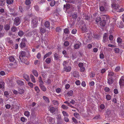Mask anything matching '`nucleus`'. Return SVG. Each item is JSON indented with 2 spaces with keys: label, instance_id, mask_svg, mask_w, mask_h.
Returning a JSON list of instances; mask_svg holds the SVG:
<instances>
[{
  "label": "nucleus",
  "instance_id": "1",
  "mask_svg": "<svg viewBox=\"0 0 124 124\" xmlns=\"http://www.w3.org/2000/svg\"><path fill=\"white\" fill-rule=\"evenodd\" d=\"M38 21L36 17H35L31 21V27L33 28L37 27L38 24Z\"/></svg>",
  "mask_w": 124,
  "mask_h": 124
},
{
  "label": "nucleus",
  "instance_id": "2",
  "mask_svg": "<svg viewBox=\"0 0 124 124\" xmlns=\"http://www.w3.org/2000/svg\"><path fill=\"white\" fill-rule=\"evenodd\" d=\"M116 1L115 0H112V4H111V6L112 8L116 9V11H117V10L119 8V5L117 4H116L115 2Z\"/></svg>",
  "mask_w": 124,
  "mask_h": 124
},
{
  "label": "nucleus",
  "instance_id": "3",
  "mask_svg": "<svg viewBox=\"0 0 124 124\" xmlns=\"http://www.w3.org/2000/svg\"><path fill=\"white\" fill-rule=\"evenodd\" d=\"M67 62H63V64L64 66V70L66 71L67 72H69L71 70L70 67L68 66Z\"/></svg>",
  "mask_w": 124,
  "mask_h": 124
},
{
  "label": "nucleus",
  "instance_id": "4",
  "mask_svg": "<svg viewBox=\"0 0 124 124\" xmlns=\"http://www.w3.org/2000/svg\"><path fill=\"white\" fill-rule=\"evenodd\" d=\"M21 23V21L19 17H16L15 19L14 24L15 25L17 26L19 25Z\"/></svg>",
  "mask_w": 124,
  "mask_h": 124
},
{
  "label": "nucleus",
  "instance_id": "5",
  "mask_svg": "<svg viewBox=\"0 0 124 124\" xmlns=\"http://www.w3.org/2000/svg\"><path fill=\"white\" fill-rule=\"evenodd\" d=\"M92 39V37L91 35L89 34L87 35L84 38V40L87 42H89Z\"/></svg>",
  "mask_w": 124,
  "mask_h": 124
},
{
  "label": "nucleus",
  "instance_id": "6",
  "mask_svg": "<svg viewBox=\"0 0 124 124\" xmlns=\"http://www.w3.org/2000/svg\"><path fill=\"white\" fill-rule=\"evenodd\" d=\"M102 41L105 43L109 42V41L108 40V34L107 33H105L104 34Z\"/></svg>",
  "mask_w": 124,
  "mask_h": 124
},
{
  "label": "nucleus",
  "instance_id": "7",
  "mask_svg": "<svg viewBox=\"0 0 124 124\" xmlns=\"http://www.w3.org/2000/svg\"><path fill=\"white\" fill-rule=\"evenodd\" d=\"M25 52L24 51H22L21 53V54L20 55L19 58L21 62H23V57L25 56Z\"/></svg>",
  "mask_w": 124,
  "mask_h": 124
},
{
  "label": "nucleus",
  "instance_id": "8",
  "mask_svg": "<svg viewBox=\"0 0 124 124\" xmlns=\"http://www.w3.org/2000/svg\"><path fill=\"white\" fill-rule=\"evenodd\" d=\"M81 30L83 33L86 32L87 31V28L86 27V25L84 24L83 26L81 28Z\"/></svg>",
  "mask_w": 124,
  "mask_h": 124
},
{
  "label": "nucleus",
  "instance_id": "9",
  "mask_svg": "<svg viewBox=\"0 0 124 124\" xmlns=\"http://www.w3.org/2000/svg\"><path fill=\"white\" fill-rule=\"evenodd\" d=\"M106 22L105 20L103 19L102 21L101 20L100 22V26L102 27H104L106 24Z\"/></svg>",
  "mask_w": 124,
  "mask_h": 124
},
{
  "label": "nucleus",
  "instance_id": "10",
  "mask_svg": "<svg viewBox=\"0 0 124 124\" xmlns=\"http://www.w3.org/2000/svg\"><path fill=\"white\" fill-rule=\"evenodd\" d=\"M113 113L112 111L108 109L107 110L106 112V115H108V116H110L112 115Z\"/></svg>",
  "mask_w": 124,
  "mask_h": 124
},
{
  "label": "nucleus",
  "instance_id": "11",
  "mask_svg": "<svg viewBox=\"0 0 124 124\" xmlns=\"http://www.w3.org/2000/svg\"><path fill=\"white\" fill-rule=\"evenodd\" d=\"M16 57L14 56H11L9 57V60L11 62H14V61L16 62Z\"/></svg>",
  "mask_w": 124,
  "mask_h": 124
},
{
  "label": "nucleus",
  "instance_id": "12",
  "mask_svg": "<svg viewBox=\"0 0 124 124\" xmlns=\"http://www.w3.org/2000/svg\"><path fill=\"white\" fill-rule=\"evenodd\" d=\"M17 66L16 62H11L9 64V67L15 68Z\"/></svg>",
  "mask_w": 124,
  "mask_h": 124
},
{
  "label": "nucleus",
  "instance_id": "13",
  "mask_svg": "<svg viewBox=\"0 0 124 124\" xmlns=\"http://www.w3.org/2000/svg\"><path fill=\"white\" fill-rule=\"evenodd\" d=\"M113 78H108V83L109 84H112L113 82Z\"/></svg>",
  "mask_w": 124,
  "mask_h": 124
},
{
  "label": "nucleus",
  "instance_id": "14",
  "mask_svg": "<svg viewBox=\"0 0 124 124\" xmlns=\"http://www.w3.org/2000/svg\"><path fill=\"white\" fill-rule=\"evenodd\" d=\"M25 39H23L21 42L19 46L21 48H23L25 47V44L24 42V40L25 41Z\"/></svg>",
  "mask_w": 124,
  "mask_h": 124
},
{
  "label": "nucleus",
  "instance_id": "15",
  "mask_svg": "<svg viewBox=\"0 0 124 124\" xmlns=\"http://www.w3.org/2000/svg\"><path fill=\"white\" fill-rule=\"evenodd\" d=\"M24 78L26 80L29 81L30 80V79L29 76L27 74H25L23 75Z\"/></svg>",
  "mask_w": 124,
  "mask_h": 124
},
{
  "label": "nucleus",
  "instance_id": "16",
  "mask_svg": "<svg viewBox=\"0 0 124 124\" xmlns=\"http://www.w3.org/2000/svg\"><path fill=\"white\" fill-rule=\"evenodd\" d=\"M16 82L19 85L21 86L24 85V82L21 80H17Z\"/></svg>",
  "mask_w": 124,
  "mask_h": 124
},
{
  "label": "nucleus",
  "instance_id": "17",
  "mask_svg": "<svg viewBox=\"0 0 124 124\" xmlns=\"http://www.w3.org/2000/svg\"><path fill=\"white\" fill-rule=\"evenodd\" d=\"M52 53L51 52H50L46 53L44 56L43 57V60H45L46 58L48 57L52 54Z\"/></svg>",
  "mask_w": 124,
  "mask_h": 124
},
{
  "label": "nucleus",
  "instance_id": "18",
  "mask_svg": "<svg viewBox=\"0 0 124 124\" xmlns=\"http://www.w3.org/2000/svg\"><path fill=\"white\" fill-rule=\"evenodd\" d=\"M39 86L41 89L44 92H45L46 91V88L45 86L43 85V84H39Z\"/></svg>",
  "mask_w": 124,
  "mask_h": 124
},
{
  "label": "nucleus",
  "instance_id": "19",
  "mask_svg": "<svg viewBox=\"0 0 124 124\" xmlns=\"http://www.w3.org/2000/svg\"><path fill=\"white\" fill-rule=\"evenodd\" d=\"M81 44V43L79 42L78 44H76L74 46V48L76 49H77L79 48L80 47V45Z\"/></svg>",
  "mask_w": 124,
  "mask_h": 124
},
{
  "label": "nucleus",
  "instance_id": "20",
  "mask_svg": "<svg viewBox=\"0 0 124 124\" xmlns=\"http://www.w3.org/2000/svg\"><path fill=\"white\" fill-rule=\"evenodd\" d=\"M119 83L120 86L124 85V79L121 78L119 81Z\"/></svg>",
  "mask_w": 124,
  "mask_h": 124
},
{
  "label": "nucleus",
  "instance_id": "21",
  "mask_svg": "<svg viewBox=\"0 0 124 124\" xmlns=\"http://www.w3.org/2000/svg\"><path fill=\"white\" fill-rule=\"evenodd\" d=\"M43 98L44 100L46 102L48 103L49 102V100L48 97L46 96H43Z\"/></svg>",
  "mask_w": 124,
  "mask_h": 124
},
{
  "label": "nucleus",
  "instance_id": "22",
  "mask_svg": "<svg viewBox=\"0 0 124 124\" xmlns=\"http://www.w3.org/2000/svg\"><path fill=\"white\" fill-rule=\"evenodd\" d=\"M40 28V31L41 33L44 34L45 32L46 31L45 28L41 27Z\"/></svg>",
  "mask_w": 124,
  "mask_h": 124
},
{
  "label": "nucleus",
  "instance_id": "23",
  "mask_svg": "<svg viewBox=\"0 0 124 124\" xmlns=\"http://www.w3.org/2000/svg\"><path fill=\"white\" fill-rule=\"evenodd\" d=\"M44 25L46 27L48 28L49 27L50 23L48 21H46L45 22Z\"/></svg>",
  "mask_w": 124,
  "mask_h": 124
},
{
  "label": "nucleus",
  "instance_id": "24",
  "mask_svg": "<svg viewBox=\"0 0 124 124\" xmlns=\"http://www.w3.org/2000/svg\"><path fill=\"white\" fill-rule=\"evenodd\" d=\"M49 110L51 112L53 113L55 111L56 109L55 108L51 107H50Z\"/></svg>",
  "mask_w": 124,
  "mask_h": 124
},
{
  "label": "nucleus",
  "instance_id": "25",
  "mask_svg": "<svg viewBox=\"0 0 124 124\" xmlns=\"http://www.w3.org/2000/svg\"><path fill=\"white\" fill-rule=\"evenodd\" d=\"M101 18L99 17H97L95 19V22L97 24H98L101 21Z\"/></svg>",
  "mask_w": 124,
  "mask_h": 124
},
{
  "label": "nucleus",
  "instance_id": "26",
  "mask_svg": "<svg viewBox=\"0 0 124 124\" xmlns=\"http://www.w3.org/2000/svg\"><path fill=\"white\" fill-rule=\"evenodd\" d=\"M14 0H6V2L8 5L12 4L14 2Z\"/></svg>",
  "mask_w": 124,
  "mask_h": 124
},
{
  "label": "nucleus",
  "instance_id": "27",
  "mask_svg": "<svg viewBox=\"0 0 124 124\" xmlns=\"http://www.w3.org/2000/svg\"><path fill=\"white\" fill-rule=\"evenodd\" d=\"M11 31L13 32H16L17 30V28L15 26H13L11 29Z\"/></svg>",
  "mask_w": 124,
  "mask_h": 124
},
{
  "label": "nucleus",
  "instance_id": "28",
  "mask_svg": "<svg viewBox=\"0 0 124 124\" xmlns=\"http://www.w3.org/2000/svg\"><path fill=\"white\" fill-rule=\"evenodd\" d=\"M33 73L36 77H37L38 76V73L37 71L35 70H33L32 71Z\"/></svg>",
  "mask_w": 124,
  "mask_h": 124
},
{
  "label": "nucleus",
  "instance_id": "29",
  "mask_svg": "<svg viewBox=\"0 0 124 124\" xmlns=\"http://www.w3.org/2000/svg\"><path fill=\"white\" fill-rule=\"evenodd\" d=\"M59 55L57 53H55L54 55V59L55 60H57L59 59Z\"/></svg>",
  "mask_w": 124,
  "mask_h": 124
},
{
  "label": "nucleus",
  "instance_id": "30",
  "mask_svg": "<svg viewBox=\"0 0 124 124\" xmlns=\"http://www.w3.org/2000/svg\"><path fill=\"white\" fill-rule=\"evenodd\" d=\"M78 72L77 71H75L73 72V76L75 77H78Z\"/></svg>",
  "mask_w": 124,
  "mask_h": 124
},
{
  "label": "nucleus",
  "instance_id": "31",
  "mask_svg": "<svg viewBox=\"0 0 124 124\" xmlns=\"http://www.w3.org/2000/svg\"><path fill=\"white\" fill-rule=\"evenodd\" d=\"M24 32L22 31H20L18 33V35L20 37H22L24 34Z\"/></svg>",
  "mask_w": 124,
  "mask_h": 124
},
{
  "label": "nucleus",
  "instance_id": "32",
  "mask_svg": "<svg viewBox=\"0 0 124 124\" xmlns=\"http://www.w3.org/2000/svg\"><path fill=\"white\" fill-rule=\"evenodd\" d=\"M55 0H53L51 1L50 3V6L52 7H53L55 5Z\"/></svg>",
  "mask_w": 124,
  "mask_h": 124
},
{
  "label": "nucleus",
  "instance_id": "33",
  "mask_svg": "<svg viewBox=\"0 0 124 124\" xmlns=\"http://www.w3.org/2000/svg\"><path fill=\"white\" fill-rule=\"evenodd\" d=\"M0 82H1V83H0V89L2 87L4 88V85H5L4 82L2 81L1 82L0 80Z\"/></svg>",
  "mask_w": 124,
  "mask_h": 124
},
{
  "label": "nucleus",
  "instance_id": "34",
  "mask_svg": "<svg viewBox=\"0 0 124 124\" xmlns=\"http://www.w3.org/2000/svg\"><path fill=\"white\" fill-rule=\"evenodd\" d=\"M24 91V90L22 88H19L18 90V92L20 94H23Z\"/></svg>",
  "mask_w": 124,
  "mask_h": 124
},
{
  "label": "nucleus",
  "instance_id": "35",
  "mask_svg": "<svg viewBox=\"0 0 124 124\" xmlns=\"http://www.w3.org/2000/svg\"><path fill=\"white\" fill-rule=\"evenodd\" d=\"M20 120L23 122H25L27 121V119L24 117H22L21 118Z\"/></svg>",
  "mask_w": 124,
  "mask_h": 124
},
{
  "label": "nucleus",
  "instance_id": "36",
  "mask_svg": "<svg viewBox=\"0 0 124 124\" xmlns=\"http://www.w3.org/2000/svg\"><path fill=\"white\" fill-rule=\"evenodd\" d=\"M10 26L8 24H6L4 27V29L6 30H8L10 29Z\"/></svg>",
  "mask_w": 124,
  "mask_h": 124
},
{
  "label": "nucleus",
  "instance_id": "37",
  "mask_svg": "<svg viewBox=\"0 0 124 124\" xmlns=\"http://www.w3.org/2000/svg\"><path fill=\"white\" fill-rule=\"evenodd\" d=\"M73 91L72 90H70L68 92L67 94L68 96H72L73 94Z\"/></svg>",
  "mask_w": 124,
  "mask_h": 124
},
{
  "label": "nucleus",
  "instance_id": "38",
  "mask_svg": "<svg viewBox=\"0 0 124 124\" xmlns=\"http://www.w3.org/2000/svg\"><path fill=\"white\" fill-rule=\"evenodd\" d=\"M38 79L39 82L40 83L39 84H44V82H43L42 78L41 77H39Z\"/></svg>",
  "mask_w": 124,
  "mask_h": 124
},
{
  "label": "nucleus",
  "instance_id": "39",
  "mask_svg": "<svg viewBox=\"0 0 124 124\" xmlns=\"http://www.w3.org/2000/svg\"><path fill=\"white\" fill-rule=\"evenodd\" d=\"M101 18L102 19L104 20L105 19H108L109 18L108 16L107 15H104L101 16Z\"/></svg>",
  "mask_w": 124,
  "mask_h": 124
},
{
  "label": "nucleus",
  "instance_id": "40",
  "mask_svg": "<svg viewBox=\"0 0 124 124\" xmlns=\"http://www.w3.org/2000/svg\"><path fill=\"white\" fill-rule=\"evenodd\" d=\"M106 98L108 100H109L111 99V96L109 94H107L106 96Z\"/></svg>",
  "mask_w": 124,
  "mask_h": 124
},
{
  "label": "nucleus",
  "instance_id": "41",
  "mask_svg": "<svg viewBox=\"0 0 124 124\" xmlns=\"http://www.w3.org/2000/svg\"><path fill=\"white\" fill-rule=\"evenodd\" d=\"M117 41L118 44H120L122 42V40L120 38L118 37L117 39Z\"/></svg>",
  "mask_w": 124,
  "mask_h": 124
},
{
  "label": "nucleus",
  "instance_id": "42",
  "mask_svg": "<svg viewBox=\"0 0 124 124\" xmlns=\"http://www.w3.org/2000/svg\"><path fill=\"white\" fill-rule=\"evenodd\" d=\"M62 113L64 116L67 117L69 116L67 112L64 111H62Z\"/></svg>",
  "mask_w": 124,
  "mask_h": 124
},
{
  "label": "nucleus",
  "instance_id": "43",
  "mask_svg": "<svg viewBox=\"0 0 124 124\" xmlns=\"http://www.w3.org/2000/svg\"><path fill=\"white\" fill-rule=\"evenodd\" d=\"M64 32L65 34H68L69 33L68 29L67 28H65L64 30Z\"/></svg>",
  "mask_w": 124,
  "mask_h": 124
},
{
  "label": "nucleus",
  "instance_id": "44",
  "mask_svg": "<svg viewBox=\"0 0 124 124\" xmlns=\"http://www.w3.org/2000/svg\"><path fill=\"white\" fill-rule=\"evenodd\" d=\"M24 115L27 116H29L30 115V112L28 111H25L24 113Z\"/></svg>",
  "mask_w": 124,
  "mask_h": 124
},
{
  "label": "nucleus",
  "instance_id": "45",
  "mask_svg": "<svg viewBox=\"0 0 124 124\" xmlns=\"http://www.w3.org/2000/svg\"><path fill=\"white\" fill-rule=\"evenodd\" d=\"M114 50L115 51V53H119L120 51V49L118 48H115Z\"/></svg>",
  "mask_w": 124,
  "mask_h": 124
},
{
  "label": "nucleus",
  "instance_id": "46",
  "mask_svg": "<svg viewBox=\"0 0 124 124\" xmlns=\"http://www.w3.org/2000/svg\"><path fill=\"white\" fill-rule=\"evenodd\" d=\"M75 116L77 118H79V115L78 113H75L74 114Z\"/></svg>",
  "mask_w": 124,
  "mask_h": 124
},
{
  "label": "nucleus",
  "instance_id": "47",
  "mask_svg": "<svg viewBox=\"0 0 124 124\" xmlns=\"http://www.w3.org/2000/svg\"><path fill=\"white\" fill-rule=\"evenodd\" d=\"M100 107L101 109H103L105 108V105L104 104H101L100 106Z\"/></svg>",
  "mask_w": 124,
  "mask_h": 124
},
{
  "label": "nucleus",
  "instance_id": "48",
  "mask_svg": "<svg viewBox=\"0 0 124 124\" xmlns=\"http://www.w3.org/2000/svg\"><path fill=\"white\" fill-rule=\"evenodd\" d=\"M62 107L63 109H67L68 108V107L64 105H62Z\"/></svg>",
  "mask_w": 124,
  "mask_h": 124
},
{
  "label": "nucleus",
  "instance_id": "49",
  "mask_svg": "<svg viewBox=\"0 0 124 124\" xmlns=\"http://www.w3.org/2000/svg\"><path fill=\"white\" fill-rule=\"evenodd\" d=\"M53 104L54 105H58V102L56 100H54L52 101Z\"/></svg>",
  "mask_w": 124,
  "mask_h": 124
},
{
  "label": "nucleus",
  "instance_id": "50",
  "mask_svg": "<svg viewBox=\"0 0 124 124\" xmlns=\"http://www.w3.org/2000/svg\"><path fill=\"white\" fill-rule=\"evenodd\" d=\"M69 44V43L68 41H66L64 43V45L65 46H68Z\"/></svg>",
  "mask_w": 124,
  "mask_h": 124
},
{
  "label": "nucleus",
  "instance_id": "51",
  "mask_svg": "<svg viewBox=\"0 0 124 124\" xmlns=\"http://www.w3.org/2000/svg\"><path fill=\"white\" fill-rule=\"evenodd\" d=\"M34 89L37 93H38L39 92V89L38 86H35L34 88Z\"/></svg>",
  "mask_w": 124,
  "mask_h": 124
},
{
  "label": "nucleus",
  "instance_id": "52",
  "mask_svg": "<svg viewBox=\"0 0 124 124\" xmlns=\"http://www.w3.org/2000/svg\"><path fill=\"white\" fill-rule=\"evenodd\" d=\"M72 17L74 19H76L77 17V14L74 13L72 15Z\"/></svg>",
  "mask_w": 124,
  "mask_h": 124
},
{
  "label": "nucleus",
  "instance_id": "53",
  "mask_svg": "<svg viewBox=\"0 0 124 124\" xmlns=\"http://www.w3.org/2000/svg\"><path fill=\"white\" fill-rule=\"evenodd\" d=\"M31 81L33 83L36 82V80L33 76L31 75Z\"/></svg>",
  "mask_w": 124,
  "mask_h": 124
},
{
  "label": "nucleus",
  "instance_id": "54",
  "mask_svg": "<svg viewBox=\"0 0 124 124\" xmlns=\"http://www.w3.org/2000/svg\"><path fill=\"white\" fill-rule=\"evenodd\" d=\"M100 9L101 11H103L105 10V8L103 6H101L100 7Z\"/></svg>",
  "mask_w": 124,
  "mask_h": 124
},
{
  "label": "nucleus",
  "instance_id": "55",
  "mask_svg": "<svg viewBox=\"0 0 124 124\" xmlns=\"http://www.w3.org/2000/svg\"><path fill=\"white\" fill-rule=\"evenodd\" d=\"M77 30L75 29H73L71 31V33L72 34H75L77 32Z\"/></svg>",
  "mask_w": 124,
  "mask_h": 124
},
{
  "label": "nucleus",
  "instance_id": "56",
  "mask_svg": "<svg viewBox=\"0 0 124 124\" xmlns=\"http://www.w3.org/2000/svg\"><path fill=\"white\" fill-rule=\"evenodd\" d=\"M43 78H45L46 76V74L44 72H41Z\"/></svg>",
  "mask_w": 124,
  "mask_h": 124
},
{
  "label": "nucleus",
  "instance_id": "57",
  "mask_svg": "<svg viewBox=\"0 0 124 124\" xmlns=\"http://www.w3.org/2000/svg\"><path fill=\"white\" fill-rule=\"evenodd\" d=\"M31 1L30 0H26L25 1V4L26 5H29L31 3Z\"/></svg>",
  "mask_w": 124,
  "mask_h": 124
},
{
  "label": "nucleus",
  "instance_id": "58",
  "mask_svg": "<svg viewBox=\"0 0 124 124\" xmlns=\"http://www.w3.org/2000/svg\"><path fill=\"white\" fill-rule=\"evenodd\" d=\"M114 73L113 72H110L108 74V76H113L114 75Z\"/></svg>",
  "mask_w": 124,
  "mask_h": 124
},
{
  "label": "nucleus",
  "instance_id": "59",
  "mask_svg": "<svg viewBox=\"0 0 124 124\" xmlns=\"http://www.w3.org/2000/svg\"><path fill=\"white\" fill-rule=\"evenodd\" d=\"M55 30L57 32H59L61 31V29L60 27H58Z\"/></svg>",
  "mask_w": 124,
  "mask_h": 124
},
{
  "label": "nucleus",
  "instance_id": "60",
  "mask_svg": "<svg viewBox=\"0 0 124 124\" xmlns=\"http://www.w3.org/2000/svg\"><path fill=\"white\" fill-rule=\"evenodd\" d=\"M4 95L6 97H7L8 95H9V93L7 91H5L4 93Z\"/></svg>",
  "mask_w": 124,
  "mask_h": 124
},
{
  "label": "nucleus",
  "instance_id": "61",
  "mask_svg": "<svg viewBox=\"0 0 124 124\" xmlns=\"http://www.w3.org/2000/svg\"><path fill=\"white\" fill-rule=\"evenodd\" d=\"M41 56V54L39 53L37 55V57L38 59H40Z\"/></svg>",
  "mask_w": 124,
  "mask_h": 124
},
{
  "label": "nucleus",
  "instance_id": "62",
  "mask_svg": "<svg viewBox=\"0 0 124 124\" xmlns=\"http://www.w3.org/2000/svg\"><path fill=\"white\" fill-rule=\"evenodd\" d=\"M124 11V9L123 8H122L119 9H117V11L118 12H122Z\"/></svg>",
  "mask_w": 124,
  "mask_h": 124
},
{
  "label": "nucleus",
  "instance_id": "63",
  "mask_svg": "<svg viewBox=\"0 0 124 124\" xmlns=\"http://www.w3.org/2000/svg\"><path fill=\"white\" fill-rule=\"evenodd\" d=\"M7 41L9 43H11L12 42V41L10 40V38H8L6 39Z\"/></svg>",
  "mask_w": 124,
  "mask_h": 124
},
{
  "label": "nucleus",
  "instance_id": "64",
  "mask_svg": "<svg viewBox=\"0 0 124 124\" xmlns=\"http://www.w3.org/2000/svg\"><path fill=\"white\" fill-rule=\"evenodd\" d=\"M100 57L101 59H103L104 57V54L103 53H101L100 55Z\"/></svg>",
  "mask_w": 124,
  "mask_h": 124
}]
</instances>
